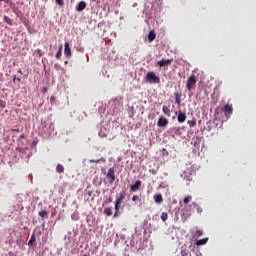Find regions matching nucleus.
<instances>
[{
	"label": "nucleus",
	"mask_w": 256,
	"mask_h": 256,
	"mask_svg": "<svg viewBox=\"0 0 256 256\" xmlns=\"http://www.w3.org/2000/svg\"><path fill=\"white\" fill-rule=\"evenodd\" d=\"M57 5H59L60 7H63V5H65V2L63 0H56Z\"/></svg>",
	"instance_id": "nucleus-30"
},
{
	"label": "nucleus",
	"mask_w": 256,
	"mask_h": 256,
	"mask_svg": "<svg viewBox=\"0 0 256 256\" xmlns=\"http://www.w3.org/2000/svg\"><path fill=\"white\" fill-rule=\"evenodd\" d=\"M87 7V3L85 1L79 2L78 6L76 7V11H85V8Z\"/></svg>",
	"instance_id": "nucleus-11"
},
{
	"label": "nucleus",
	"mask_w": 256,
	"mask_h": 256,
	"mask_svg": "<svg viewBox=\"0 0 256 256\" xmlns=\"http://www.w3.org/2000/svg\"><path fill=\"white\" fill-rule=\"evenodd\" d=\"M187 209H188V207H185V208H184V211H187Z\"/></svg>",
	"instance_id": "nucleus-40"
},
{
	"label": "nucleus",
	"mask_w": 256,
	"mask_h": 256,
	"mask_svg": "<svg viewBox=\"0 0 256 256\" xmlns=\"http://www.w3.org/2000/svg\"><path fill=\"white\" fill-rule=\"evenodd\" d=\"M104 214L107 215V217H111L113 215V210L111 208L104 209Z\"/></svg>",
	"instance_id": "nucleus-20"
},
{
	"label": "nucleus",
	"mask_w": 256,
	"mask_h": 256,
	"mask_svg": "<svg viewBox=\"0 0 256 256\" xmlns=\"http://www.w3.org/2000/svg\"><path fill=\"white\" fill-rule=\"evenodd\" d=\"M12 132H13V133H19V128H17V129H12Z\"/></svg>",
	"instance_id": "nucleus-37"
},
{
	"label": "nucleus",
	"mask_w": 256,
	"mask_h": 256,
	"mask_svg": "<svg viewBox=\"0 0 256 256\" xmlns=\"http://www.w3.org/2000/svg\"><path fill=\"white\" fill-rule=\"evenodd\" d=\"M64 55L67 58L71 57V55H72L71 47L69 46V42H65V44H64Z\"/></svg>",
	"instance_id": "nucleus-7"
},
{
	"label": "nucleus",
	"mask_w": 256,
	"mask_h": 256,
	"mask_svg": "<svg viewBox=\"0 0 256 256\" xmlns=\"http://www.w3.org/2000/svg\"><path fill=\"white\" fill-rule=\"evenodd\" d=\"M33 241H35V236H33Z\"/></svg>",
	"instance_id": "nucleus-41"
},
{
	"label": "nucleus",
	"mask_w": 256,
	"mask_h": 256,
	"mask_svg": "<svg viewBox=\"0 0 256 256\" xmlns=\"http://www.w3.org/2000/svg\"><path fill=\"white\" fill-rule=\"evenodd\" d=\"M124 199H125V190H123L122 192H120L117 195V199H116V202H115L116 209H118V207H121V203H123Z\"/></svg>",
	"instance_id": "nucleus-3"
},
{
	"label": "nucleus",
	"mask_w": 256,
	"mask_h": 256,
	"mask_svg": "<svg viewBox=\"0 0 256 256\" xmlns=\"http://www.w3.org/2000/svg\"><path fill=\"white\" fill-rule=\"evenodd\" d=\"M169 125V120L166 118L160 117L157 122L158 127H167Z\"/></svg>",
	"instance_id": "nucleus-8"
},
{
	"label": "nucleus",
	"mask_w": 256,
	"mask_h": 256,
	"mask_svg": "<svg viewBox=\"0 0 256 256\" xmlns=\"http://www.w3.org/2000/svg\"><path fill=\"white\" fill-rule=\"evenodd\" d=\"M171 63H173L172 59H162L160 61L157 62V64L159 65V67H167V65H171Z\"/></svg>",
	"instance_id": "nucleus-9"
},
{
	"label": "nucleus",
	"mask_w": 256,
	"mask_h": 256,
	"mask_svg": "<svg viewBox=\"0 0 256 256\" xmlns=\"http://www.w3.org/2000/svg\"><path fill=\"white\" fill-rule=\"evenodd\" d=\"M149 172L152 173V175H157V170L156 169H150Z\"/></svg>",
	"instance_id": "nucleus-35"
},
{
	"label": "nucleus",
	"mask_w": 256,
	"mask_h": 256,
	"mask_svg": "<svg viewBox=\"0 0 256 256\" xmlns=\"http://www.w3.org/2000/svg\"><path fill=\"white\" fill-rule=\"evenodd\" d=\"M40 217H42V219H45V217H47V210H42L41 212H39Z\"/></svg>",
	"instance_id": "nucleus-25"
},
{
	"label": "nucleus",
	"mask_w": 256,
	"mask_h": 256,
	"mask_svg": "<svg viewBox=\"0 0 256 256\" xmlns=\"http://www.w3.org/2000/svg\"><path fill=\"white\" fill-rule=\"evenodd\" d=\"M142 182L141 180H137L134 184L130 186V191L135 193V191H139L141 189Z\"/></svg>",
	"instance_id": "nucleus-5"
},
{
	"label": "nucleus",
	"mask_w": 256,
	"mask_h": 256,
	"mask_svg": "<svg viewBox=\"0 0 256 256\" xmlns=\"http://www.w3.org/2000/svg\"><path fill=\"white\" fill-rule=\"evenodd\" d=\"M178 123H185V121L187 120V114H185L183 111H178Z\"/></svg>",
	"instance_id": "nucleus-6"
},
{
	"label": "nucleus",
	"mask_w": 256,
	"mask_h": 256,
	"mask_svg": "<svg viewBox=\"0 0 256 256\" xmlns=\"http://www.w3.org/2000/svg\"><path fill=\"white\" fill-rule=\"evenodd\" d=\"M109 203H113V198L109 197L104 202L103 205H109Z\"/></svg>",
	"instance_id": "nucleus-27"
},
{
	"label": "nucleus",
	"mask_w": 256,
	"mask_h": 256,
	"mask_svg": "<svg viewBox=\"0 0 256 256\" xmlns=\"http://www.w3.org/2000/svg\"><path fill=\"white\" fill-rule=\"evenodd\" d=\"M154 200H155V203H158V204L163 203V195H161V194H156V195L154 196Z\"/></svg>",
	"instance_id": "nucleus-13"
},
{
	"label": "nucleus",
	"mask_w": 256,
	"mask_h": 256,
	"mask_svg": "<svg viewBox=\"0 0 256 256\" xmlns=\"http://www.w3.org/2000/svg\"><path fill=\"white\" fill-rule=\"evenodd\" d=\"M14 83L21 82V78H17V76H14L13 78Z\"/></svg>",
	"instance_id": "nucleus-34"
},
{
	"label": "nucleus",
	"mask_w": 256,
	"mask_h": 256,
	"mask_svg": "<svg viewBox=\"0 0 256 256\" xmlns=\"http://www.w3.org/2000/svg\"><path fill=\"white\" fill-rule=\"evenodd\" d=\"M83 256H87V254H84Z\"/></svg>",
	"instance_id": "nucleus-42"
},
{
	"label": "nucleus",
	"mask_w": 256,
	"mask_h": 256,
	"mask_svg": "<svg viewBox=\"0 0 256 256\" xmlns=\"http://www.w3.org/2000/svg\"><path fill=\"white\" fill-rule=\"evenodd\" d=\"M193 199V196L188 195L184 198L183 202L185 203V205H187V203H191V200Z\"/></svg>",
	"instance_id": "nucleus-21"
},
{
	"label": "nucleus",
	"mask_w": 256,
	"mask_h": 256,
	"mask_svg": "<svg viewBox=\"0 0 256 256\" xmlns=\"http://www.w3.org/2000/svg\"><path fill=\"white\" fill-rule=\"evenodd\" d=\"M62 51H63V45H60L59 50L56 53V59H61Z\"/></svg>",
	"instance_id": "nucleus-19"
},
{
	"label": "nucleus",
	"mask_w": 256,
	"mask_h": 256,
	"mask_svg": "<svg viewBox=\"0 0 256 256\" xmlns=\"http://www.w3.org/2000/svg\"><path fill=\"white\" fill-rule=\"evenodd\" d=\"M188 125H189L190 127H195V125H197V121H196V120H189V121H188Z\"/></svg>",
	"instance_id": "nucleus-26"
},
{
	"label": "nucleus",
	"mask_w": 256,
	"mask_h": 256,
	"mask_svg": "<svg viewBox=\"0 0 256 256\" xmlns=\"http://www.w3.org/2000/svg\"><path fill=\"white\" fill-rule=\"evenodd\" d=\"M119 209H121V207H118V208L115 207V213H114V216H113L114 219L119 217Z\"/></svg>",
	"instance_id": "nucleus-28"
},
{
	"label": "nucleus",
	"mask_w": 256,
	"mask_h": 256,
	"mask_svg": "<svg viewBox=\"0 0 256 256\" xmlns=\"http://www.w3.org/2000/svg\"><path fill=\"white\" fill-rule=\"evenodd\" d=\"M192 205H193V207H197L198 213H201V208L199 207V205H197L196 202H193Z\"/></svg>",
	"instance_id": "nucleus-32"
},
{
	"label": "nucleus",
	"mask_w": 256,
	"mask_h": 256,
	"mask_svg": "<svg viewBox=\"0 0 256 256\" xmlns=\"http://www.w3.org/2000/svg\"><path fill=\"white\" fill-rule=\"evenodd\" d=\"M162 111H163L164 114L167 115V117H171V110L169 109V107L163 106Z\"/></svg>",
	"instance_id": "nucleus-16"
},
{
	"label": "nucleus",
	"mask_w": 256,
	"mask_h": 256,
	"mask_svg": "<svg viewBox=\"0 0 256 256\" xmlns=\"http://www.w3.org/2000/svg\"><path fill=\"white\" fill-rule=\"evenodd\" d=\"M138 199H139V196H137V195H134V196L132 197V201H138Z\"/></svg>",
	"instance_id": "nucleus-36"
},
{
	"label": "nucleus",
	"mask_w": 256,
	"mask_h": 256,
	"mask_svg": "<svg viewBox=\"0 0 256 256\" xmlns=\"http://www.w3.org/2000/svg\"><path fill=\"white\" fill-rule=\"evenodd\" d=\"M146 81L148 83H159L160 79L159 77L155 74V72L150 71L146 75Z\"/></svg>",
	"instance_id": "nucleus-2"
},
{
	"label": "nucleus",
	"mask_w": 256,
	"mask_h": 256,
	"mask_svg": "<svg viewBox=\"0 0 256 256\" xmlns=\"http://www.w3.org/2000/svg\"><path fill=\"white\" fill-rule=\"evenodd\" d=\"M225 115H233V106L226 104L223 108Z\"/></svg>",
	"instance_id": "nucleus-10"
},
{
	"label": "nucleus",
	"mask_w": 256,
	"mask_h": 256,
	"mask_svg": "<svg viewBox=\"0 0 256 256\" xmlns=\"http://www.w3.org/2000/svg\"><path fill=\"white\" fill-rule=\"evenodd\" d=\"M203 235V230H196L194 232V237H201Z\"/></svg>",
	"instance_id": "nucleus-24"
},
{
	"label": "nucleus",
	"mask_w": 256,
	"mask_h": 256,
	"mask_svg": "<svg viewBox=\"0 0 256 256\" xmlns=\"http://www.w3.org/2000/svg\"><path fill=\"white\" fill-rule=\"evenodd\" d=\"M208 241H209V238H203V239L196 241V245L198 247H201V245H207Z\"/></svg>",
	"instance_id": "nucleus-12"
},
{
	"label": "nucleus",
	"mask_w": 256,
	"mask_h": 256,
	"mask_svg": "<svg viewBox=\"0 0 256 256\" xmlns=\"http://www.w3.org/2000/svg\"><path fill=\"white\" fill-rule=\"evenodd\" d=\"M4 21L7 23V25L13 26V20H11L9 16H4Z\"/></svg>",
	"instance_id": "nucleus-18"
},
{
	"label": "nucleus",
	"mask_w": 256,
	"mask_h": 256,
	"mask_svg": "<svg viewBox=\"0 0 256 256\" xmlns=\"http://www.w3.org/2000/svg\"><path fill=\"white\" fill-rule=\"evenodd\" d=\"M195 85H197V77L195 76V74H192L186 82V87L188 91H193V89H195Z\"/></svg>",
	"instance_id": "nucleus-1"
},
{
	"label": "nucleus",
	"mask_w": 256,
	"mask_h": 256,
	"mask_svg": "<svg viewBox=\"0 0 256 256\" xmlns=\"http://www.w3.org/2000/svg\"><path fill=\"white\" fill-rule=\"evenodd\" d=\"M161 219L163 222L167 221V219H169V214H167V212H162Z\"/></svg>",
	"instance_id": "nucleus-22"
},
{
	"label": "nucleus",
	"mask_w": 256,
	"mask_h": 256,
	"mask_svg": "<svg viewBox=\"0 0 256 256\" xmlns=\"http://www.w3.org/2000/svg\"><path fill=\"white\" fill-rule=\"evenodd\" d=\"M76 215L75 214H72L71 215V219H75Z\"/></svg>",
	"instance_id": "nucleus-39"
},
{
	"label": "nucleus",
	"mask_w": 256,
	"mask_h": 256,
	"mask_svg": "<svg viewBox=\"0 0 256 256\" xmlns=\"http://www.w3.org/2000/svg\"><path fill=\"white\" fill-rule=\"evenodd\" d=\"M76 50L79 52V53H85V48H83L82 46H78L76 48Z\"/></svg>",
	"instance_id": "nucleus-29"
},
{
	"label": "nucleus",
	"mask_w": 256,
	"mask_h": 256,
	"mask_svg": "<svg viewBox=\"0 0 256 256\" xmlns=\"http://www.w3.org/2000/svg\"><path fill=\"white\" fill-rule=\"evenodd\" d=\"M56 172L57 173H65V167L63 166V164H57Z\"/></svg>",
	"instance_id": "nucleus-14"
},
{
	"label": "nucleus",
	"mask_w": 256,
	"mask_h": 256,
	"mask_svg": "<svg viewBox=\"0 0 256 256\" xmlns=\"http://www.w3.org/2000/svg\"><path fill=\"white\" fill-rule=\"evenodd\" d=\"M0 107L1 109H5L6 107L5 101H3L2 99H0Z\"/></svg>",
	"instance_id": "nucleus-31"
},
{
	"label": "nucleus",
	"mask_w": 256,
	"mask_h": 256,
	"mask_svg": "<svg viewBox=\"0 0 256 256\" xmlns=\"http://www.w3.org/2000/svg\"><path fill=\"white\" fill-rule=\"evenodd\" d=\"M106 177L109 180V183H115V168H109Z\"/></svg>",
	"instance_id": "nucleus-4"
},
{
	"label": "nucleus",
	"mask_w": 256,
	"mask_h": 256,
	"mask_svg": "<svg viewBox=\"0 0 256 256\" xmlns=\"http://www.w3.org/2000/svg\"><path fill=\"white\" fill-rule=\"evenodd\" d=\"M175 103L177 105H181V94L180 93H175Z\"/></svg>",
	"instance_id": "nucleus-17"
},
{
	"label": "nucleus",
	"mask_w": 256,
	"mask_h": 256,
	"mask_svg": "<svg viewBox=\"0 0 256 256\" xmlns=\"http://www.w3.org/2000/svg\"><path fill=\"white\" fill-rule=\"evenodd\" d=\"M101 161H103V163H105V158H100L98 160L91 159V160H89V163H101Z\"/></svg>",
	"instance_id": "nucleus-23"
},
{
	"label": "nucleus",
	"mask_w": 256,
	"mask_h": 256,
	"mask_svg": "<svg viewBox=\"0 0 256 256\" xmlns=\"http://www.w3.org/2000/svg\"><path fill=\"white\" fill-rule=\"evenodd\" d=\"M157 37V35L155 34V31H150L149 34H148V39L151 42H153V40Z\"/></svg>",
	"instance_id": "nucleus-15"
},
{
	"label": "nucleus",
	"mask_w": 256,
	"mask_h": 256,
	"mask_svg": "<svg viewBox=\"0 0 256 256\" xmlns=\"http://www.w3.org/2000/svg\"><path fill=\"white\" fill-rule=\"evenodd\" d=\"M186 215L187 217H191V210L187 211Z\"/></svg>",
	"instance_id": "nucleus-38"
},
{
	"label": "nucleus",
	"mask_w": 256,
	"mask_h": 256,
	"mask_svg": "<svg viewBox=\"0 0 256 256\" xmlns=\"http://www.w3.org/2000/svg\"><path fill=\"white\" fill-rule=\"evenodd\" d=\"M28 245H29L30 247H33V235H31L30 240H29V242H28Z\"/></svg>",
	"instance_id": "nucleus-33"
}]
</instances>
